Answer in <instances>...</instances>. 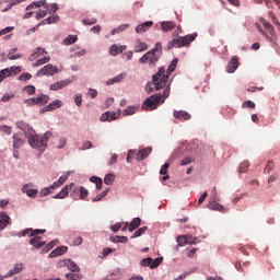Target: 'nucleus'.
Returning <instances> with one entry per match:
<instances>
[{
	"label": "nucleus",
	"mask_w": 280,
	"mask_h": 280,
	"mask_svg": "<svg viewBox=\"0 0 280 280\" xmlns=\"http://www.w3.org/2000/svg\"><path fill=\"white\" fill-rule=\"evenodd\" d=\"M115 119H119V114L115 112H105L101 116V121H115Z\"/></svg>",
	"instance_id": "nucleus-14"
},
{
	"label": "nucleus",
	"mask_w": 280,
	"mask_h": 280,
	"mask_svg": "<svg viewBox=\"0 0 280 280\" xmlns=\"http://www.w3.org/2000/svg\"><path fill=\"white\" fill-rule=\"evenodd\" d=\"M77 191H80V200H86L89 196V190L84 186H81V188H77Z\"/></svg>",
	"instance_id": "nucleus-37"
},
{
	"label": "nucleus",
	"mask_w": 280,
	"mask_h": 280,
	"mask_svg": "<svg viewBox=\"0 0 280 280\" xmlns=\"http://www.w3.org/2000/svg\"><path fill=\"white\" fill-rule=\"evenodd\" d=\"M58 21H60V16L52 15V16L47 18L46 20H43L40 22V25H51V23H58Z\"/></svg>",
	"instance_id": "nucleus-30"
},
{
	"label": "nucleus",
	"mask_w": 280,
	"mask_h": 280,
	"mask_svg": "<svg viewBox=\"0 0 280 280\" xmlns=\"http://www.w3.org/2000/svg\"><path fill=\"white\" fill-rule=\"evenodd\" d=\"M141 51H148V44L141 42V39H137L136 46H135V52L139 54Z\"/></svg>",
	"instance_id": "nucleus-25"
},
{
	"label": "nucleus",
	"mask_w": 280,
	"mask_h": 280,
	"mask_svg": "<svg viewBox=\"0 0 280 280\" xmlns=\"http://www.w3.org/2000/svg\"><path fill=\"white\" fill-rule=\"evenodd\" d=\"M16 126L20 130H23L24 131V135L26 137V139L28 137H32L34 135V128H32L27 122L23 121V120H19L16 122Z\"/></svg>",
	"instance_id": "nucleus-7"
},
{
	"label": "nucleus",
	"mask_w": 280,
	"mask_h": 280,
	"mask_svg": "<svg viewBox=\"0 0 280 280\" xmlns=\"http://www.w3.org/2000/svg\"><path fill=\"white\" fill-rule=\"evenodd\" d=\"M47 232V230H34L32 229L30 237H38V235H43Z\"/></svg>",
	"instance_id": "nucleus-50"
},
{
	"label": "nucleus",
	"mask_w": 280,
	"mask_h": 280,
	"mask_svg": "<svg viewBox=\"0 0 280 280\" xmlns=\"http://www.w3.org/2000/svg\"><path fill=\"white\" fill-rule=\"evenodd\" d=\"M91 183L96 184V189L100 191L102 189V186L104 185V180L101 177L92 176L90 178Z\"/></svg>",
	"instance_id": "nucleus-35"
},
{
	"label": "nucleus",
	"mask_w": 280,
	"mask_h": 280,
	"mask_svg": "<svg viewBox=\"0 0 280 280\" xmlns=\"http://www.w3.org/2000/svg\"><path fill=\"white\" fill-rule=\"evenodd\" d=\"M163 56V45L161 43H156L155 47L150 51L145 52L140 59L139 62L142 65H156L159 59Z\"/></svg>",
	"instance_id": "nucleus-4"
},
{
	"label": "nucleus",
	"mask_w": 280,
	"mask_h": 280,
	"mask_svg": "<svg viewBox=\"0 0 280 280\" xmlns=\"http://www.w3.org/2000/svg\"><path fill=\"white\" fill-rule=\"evenodd\" d=\"M51 60V57H44L42 59H38L35 63H33V67H40V65H47Z\"/></svg>",
	"instance_id": "nucleus-48"
},
{
	"label": "nucleus",
	"mask_w": 280,
	"mask_h": 280,
	"mask_svg": "<svg viewBox=\"0 0 280 280\" xmlns=\"http://www.w3.org/2000/svg\"><path fill=\"white\" fill-rule=\"evenodd\" d=\"M237 67H238L237 57H233L231 61L228 63L225 69L228 73H235V71H237Z\"/></svg>",
	"instance_id": "nucleus-20"
},
{
	"label": "nucleus",
	"mask_w": 280,
	"mask_h": 280,
	"mask_svg": "<svg viewBox=\"0 0 280 280\" xmlns=\"http://www.w3.org/2000/svg\"><path fill=\"white\" fill-rule=\"evenodd\" d=\"M141 226V218H135L130 224H129V231L132 233V231H137V228Z\"/></svg>",
	"instance_id": "nucleus-33"
},
{
	"label": "nucleus",
	"mask_w": 280,
	"mask_h": 280,
	"mask_svg": "<svg viewBox=\"0 0 280 280\" xmlns=\"http://www.w3.org/2000/svg\"><path fill=\"white\" fill-rule=\"evenodd\" d=\"M69 84H71V80L57 81L50 85V91H60V89H65Z\"/></svg>",
	"instance_id": "nucleus-13"
},
{
	"label": "nucleus",
	"mask_w": 280,
	"mask_h": 280,
	"mask_svg": "<svg viewBox=\"0 0 280 280\" xmlns=\"http://www.w3.org/2000/svg\"><path fill=\"white\" fill-rule=\"evenodd\" d=\"M45 3H47V1L45 0L32 2L26 7V12H30V10H34V8H42V5H45Z\"/></svg>",
	"instance_id": "nucleus-34"
},
{
	"label": "nucleus",
	"mask_w": 280,
	"mask_h": 280,
	"mask_svg": "<svg viewBox=\"0 0 280 280\" xmlns=\"http://www.w3.org/2000/svg\"><path fill=\"white\" fill-rule=\"evenodd\" d=\"M137 110H139V106H137V105L128 106L126 109L122 110V115H124V117H128L130 115H135V113H137Z\"/></svg>",
	"instance_id": "nucleus-29"
},
{
	"label": "nucleus",
	"mask_w": 280,
	"mask_h": 280,
	"mask_svg": "<svg viewBox=\"0 0 280 280\" xmlns=\"http://www.w3.org/2000/svg\"><path fill=\"white\" fill-rule=\"evenodd\" d=\"M83 25H95L97 23V19L95 18H88L82 20Z\"/></svg>",
	"instance_id": "nucleus-53"
},
{
	"label": "nucleus",
	"mask_w": 280,
	"mask_h": 280,
	"mask_svg": "<svg viewBox=\"0 0 280 280\" xmlns=\"http://www.w3.org/2000/svg\"><path fill=\"white\" fill-rule=\"evenodd\" d=\"M73 43H78V36L77 35H69L62 42L63 45H73Z\"/></svg>",
	"instance_id": "nucleus-38"
},
{
	"label": "nucleus",
	"mask_w": 280,
	"mask_h": 280,
	"mask_svg": "<svg viewBox=\"0 0 280 280\" xmlns=\"http://www.w3.org/2000/svg\"><path fill=\"white\" fill-rule=\"evenodd\" d=\"M141 266L152 268V258L148 257L141 260Z\"/></svg>",
	"instance_id": "nucleus-55"
},
{
	"label": "nucleus",
	"mask_w": 280,
	"mask_h": 280,
	"mask_svg": "<svg viewBox=\"0 0 280 280\" xmlns=\"http://www.w3.org/2000/svg\"><path fill=\"white\" fill-rule=\"evenodd\" d=\"M23 272V264H15L13 269H11L5 276L4 279H8L10 277H14V275H19Z\"/></svg>",
	"instance_id": "nucleus-22"
},
{
	"label": "nucleus",
	"mask_w": 280,
	"mask_h": 280,
	"mask_svg": "<svg viewBox=\"0 0 280 280\" xmlns=\"http://www.w3.org/2000/svg\"><path fill=\"white\" fill-rule=\"evenodd\" d=\"M167 170H170L168 163H165L164 165H162L160 170V174L163 176L162 180H170V175H167Z\"/></svg>",
	"instance_id": "nucleus-32"
},
{
	"label": "nucleus",
	"mask_w": 280,
	"mask_h": 280,
	"mask_svg": "<svg viewBox=\"0 0 280 280\" xmlns=\"http://www.w3.org/2000/svg\"><path fill=\"white\" fill-rule=\"evenodd\" d=\"M195 38H198V33L173 38L171 42H168L167 49H174V47H176L177 49H180V47H187V45L194 43Z\"/></svg>",
	"instance_id": "nucleus-5"
},
{
	"label": "nucleus",
	"mask_w": 280,
	"mask_h": 280,
	"mask_svg": "<svg viewBox=\"0 0 280 280\" xmlns=\"http://www.w3.org/2000/svg\"><path fill=\"white\" fill-rule=\"evenodd\" d=\"M162 262H163V257H158L155 259H152L151 270H154V268H159V266H161Z\"/></svg>",
	"instance_id": "nucleus-47"
},
{
	"label": "nucleus",
	"mask_w": 280,
	"mask_h": 280,
	"mask_svg": "<svg viewBox=\"0 0 280 280\" xmlns=\"http://www.w3.org/2000/svg\"><path fill=\"white\" fill-rule=\"evenodd\" d=\"M61 107H62V101L56 100L52 103L48 104L43 109H40V113H49L51 110H57V108H61Z\"/></svg>",
	"instance_id": "nucleus-11"
},
{
	"label": "nucleus",
	"mask_w": 280,
	"mask_h": 280,
	"mask_svg": "<svg viewBox=\"0 0 280 280\" xmlns=\"http://www.w3.org/2000/svg\"><path fill=\"white\" fill-rule=\"evenodd\" d=\"M37 98V105L39 104V106H45V104H47L49 102V96L42 94L40 96L36 97Z\"/></svg>",
	"instance_id": "nucleus-42"
},
{
	"label": "nucleus",
	"mask_w": 280,
	"mask_h": 280,
	"mask_svg": "<svg viewBox=\"0 0 280 280\" xmlns=\"http://www.w3.org/2000/svg\"><path fill=\"white\" fill-rule=\"evenodd\" d=\"M24 104L27 106H38V101L36 97L24 100Z\"/></svg>",
	"instance_id": "nucleus-51"
},
{
	"label": "nucleus",
	"mask_w": 280,
	"mask_h": 280,
	"mask_svg": "<svg viewBox=\"0 0 280 280\" xmlns=\"http://www.w3.org/2000/svg\"><path fill=\"white\" fill-rule=\"evenodd\" d=\"M69 250V247L67 246H60L55 248L49 255L48 257L50 259H54V257H60V255H65V253H67Z\"/></svg>",
	"instance_id": "nucleus-16"
},
{
	"label": "nucleus",
	"mask_w": 280,
	"mask_h": 280,
	"mask_svg": "<svg viewBox=\"0 0 280 280\" xmlns=\"http://www.w3.org/2000/svg\"><path fill=\"white\" fill-rule=\"evenodd\" d=\"M130 27V24H122L118 26L117 28H114L110 34L112 36H115V34H119L120 32H125V30H128Z\"/></svg>",
	"instance_id": "nucleus-39"
},
{
	"label": "nucleus",
	"mask_w": 280,
	"mask_h": 280,
	"mask_svg": "<svg viewBox=\"0 0 280 280\" xmlns=\"http://www.w3.org/2000/svg\"><path fill=\"white\" fill-rule=\"evenodd\" d=\"M171 91V84L168 83L163 94H153L151 97H148L143 102L142 108L144 110H155L156 105L163 104L166 101V98L170 97Z\"/></svg>",
	"instance_id": "nucleus-3"
},
{
	"label": "nucleus",
	"mask_w": 280,
	"mask_h": 280,
	"mask_svg": "<svg viewBox=\"0 0 280 280\" xmlns=\"http://www.w3.org/2000/svg\"><path fill=\"white\" fill-rule=\"evenodd\" d=\"M16 69H19V68L10 67V68L0 70V82H3L5 80V78H11L12 72L16 71Z\"/></svg>",
	"instance_id": "nucleus-17"
},
{
	"label": "nucleus",
	"mask_w": 280,
	"mask_h": 280,
	"mask_svg": "<svg viewBox=\"0 0 280 280\" xmlns=\"http://www.w3.org/2000/svg\"><path fill=\"white\" fill-rule=\"evenodd\" d=\"M272 167H275V162L269 161L264 170L265 174H270V172H272Z\"/></svg>",
	"instance_id": "nucleus-57"
},
{
	"label": "nucleus",
	"mask_w": 280,
	"mask_h": 280,
	"mask_svg": "<svg viewBox=\"0 0 280 280\" xmlns=\"http://www.w3.org/2000/svg\"><path fill=\"white\" fill-rule=\"evenodd\" d=\"M114 182H115V175L113 174H107L104 178L105 185H113Z\"/></svg>",
	"instance_id": "nucleus-52"
},
{
	"label": "nucleus",
	"mask_w": 280,
	"mask_h": 280,
	"mask_svg": "<svg viewBox=\"0 0 280 280\" xmlns=\"http://www.w3.org/2000/svg\"><path fill=\"white\" fill-rule=\"evenodd\" d=\"M260 23L264 25L265 30L270 34V36H275V26L270 24L266 19H260Z\"/></svg>",
	"instance_id": "nucleus-27"
},
{
	"label": "nucleus",
	"mask_w": 280,
	"mask_h": 280,
	"mask_svg": "<svg viewBox=\"0 0 280 280\" xmlns=\"http://www.w3.org/2000/svg\"><path fill=\"white\" fill-rule=\"evenodd\" d=\"M70 186L66 185L60 192H58L54 198L62 200V198H67L69 196Z\"/></svg>",
	"instance_id": "nucleus-28"
},
{
	"label": "nucleus",
	"mask_w": 280,
	"mask_h": 280,
	"mask_svg": "<svg viewBox=\"0 0 280 280\" xmlns=\"http://www.w3.org/2000/svg\"><path fill=\"white\" fill-rule=\"evenodd\" d=\"M219 201L211 200L208 202V209L211 211H219L220 213H229V209L218 203Z\"/></svg>",
	"instance_id": "nucleus-9"
},
{
	"label": "nucleus",
	"mask_w": 280,
	"mask_h": 280,
	"mask_svg": "<svg viewBox=\"0 0 280 280\" xmlns=\"http://www.w3.org/2000/svg\"><path fill=\"white\" fill-rule=\"evenodd\" d=\"M176 27V22L174 21H165L161 23V28L163 32H172Z\"/></svg>",
	"instance_id": "nucleus-24"
},
{
	"label": "nucleus",
	"mask_w": 280,
	"mask_h": 280,
	"mask_svg": "<svg viewBox=\"0 0 280 280\" xmlns=\"http://www.w3.org/2000/svg\"><path fill=\"white\" fill-rule=\"evenodd\" d=\"M177 244L178 246H185L186 244H194V242L188 236H179L177 237Z\"/></svg>",
	"instance_id": "nucleus-36"
},
{
	"label": "nucleus",
	"mask_w": 280,
	"mask_h": 280,
	"mask_svg": "<svg viewBox=\"0 0 280 280\" xmlns=\"http://www.w3.org/2000/svg\"><path fill=\"white\" fill-rule=\"evenodd\" d=\"M49 194H51V188L50 187L43 188L39 191L40 198H45V196H49Z\"/></svg>",
	"instance_id": "nucleus-56"
},
{
	"label": "nucleus",
	"mask_w": 280,
	"mask_h": 280,
	"mask_svg": "<svg viewBox=\"0 0 280 280\" xmlns=\"http://www.w3.org/2000/svg\"><path fill=\"white\" fill-rule=\"evenodd\" d=\"M242 106L243 108H255L256 105L253 101H245Z\"/></svg>",
	"instance_id": "nucleus-61"
},
{
	"label": "nucleus",
	"mask_w": 280,
	"mask_h": 280,
	"mask_svg": "<svg viewBox=\"0 0 280 280\" xmlns=\"http://www.w3.org/2000/svg\"><path fill=\"white\" fill-rule=\"evenodd\" d=\"M51 131H46L43 137L33 131V136H28L26 139L32 148L38 150V152H45L47 150V142L52 137Z\"/></svg>",
	"instance_id": "nucleus-2"
},
{
	"label": "nucleus",
	"mask_w": 280,
	"mask_h": 280,
	"mask_svg": "<svg viewBox=\"0 0 280 280\" xmlns=\"http://www.w3.org/2000/svg\"><path fill=\"white\" fill-rule=\"evenodd\" d=\"M19 80L22 82H27V80H32V75L30 72H23L20 77Z\"/></svg>",
	"instance_id": "nucleus-54"
},
{
	"label": "nucleus",
	"mask_w": 280,
	"mask_h": 280,
	"mask_svg": "<svg viewBox=\"0 0 280 280\" xmlns=\"http://www.w3.org/2000/svg\"><path fill=\"white\" fill-rule=\"evenodd\" d=\"M82 94H75L74 95V103L78 105V106H82Z\"/></svg>",
	"instance_id": "nucleus-62"
},
{
	"label": "nucleus",
	"mask_w": 280,
	"mask_h": 280,
	"mask_svg": "<svg viewBox=\"0 0 280 280\" xmlns=\"http://www.w3.org/2000/svg\"><path fill=\"white\" fill-rule=\"evenodd\" d=\"M124 78H126V72H122L118 74L117 77H114L113 79H109L106 81L107 86H110V84H117L119 82H124Z\"/></svg>",
	"instance_id": "nucleus-26"
},
{
	"label": "nucleus",
	"mask_w": 280,
	"mask_h": 280,
	"mask_svg": "<svg viewBox=\"0 0 280 280\" xmlns=\"http://www.w3.org/2000/svg\"><path fill=\"white\" fill-rule=\"evenodd\" d=\"M22 191L26 194L28 198H36V196H38V189L30 188L27 184L23 186Z\"/></svg>",
	"instance_id": "nucleus-23"
},
{
	"label": "nucleus",
	"mask_w": 280,
	"mask_h": 280,
	"mask_svg": "<svg viewBox=\"0 0 280 280\" xmlns=\"http://www.w3.org/2000/svg\"><path fill=\"white\" fill-rule=\"evenodd\" d=\"M70 187V190L72 189V192H71V197L72 198H78V194H80V190H77V189H81L82 186H75V184H71L69 185Z\"/></svg>",
	"instance_id": "nucleus-44"
},
{
	"label": "nucleus",
	"mask_w": 280,
	"mask_h": 280,
	"mask_svg": "<svg viewBox=\"0 0 280 280\" xmlns=\"http://www.w3.org/2000/svg\"><path fill=\"white\" fill-rule=\"evenodd\" d=\"M23 91L26 92L27 95H34L36 93V86L26 85V86H24Z\"/></svg>",
	"instance_id": "nucleus-49"
},
{
	"label": "nucleus",
	"mask_w": 280,
	"mask_h": 280,
	"mask_svg": "<svg viewBox=\"0 0 280 280\" xmlns=\"http://www.w3.org/2000/svg\"><path fill=\"white\" fill-rule=\"evenodd\" d=\"M45 16H47V11H45V10H39V11L36 13L35 19H36L37 21H40V19H45Z\"/></svg>",
	"instance_id": "nucleus-59"
},
{
	"label": "nucleus",
	"mask_w": 280,
	"mask_h": 280,
	"mask_svg": "<svg viewBox=\"0 0 280 280\" xmlns=\"http://www.w3.org/2000/svg\"><path fill=\"white\" fill-rule=\"evenodd\" d=\"M13 150H21L25 144V140L20 133H14L13 137Z\"/></svg>",
	"instance_id": "nucleus-12"
},
{
	"label": "nucleus",
	"mask_w": 280,
	"mask_h": 280,
	"mask_svg": "<svg viewBox=\"0 0 280 280\" xmlns=\"http://www.w3.org/2000/svg\"><path fill=\"white\" fill-rule=\"evenodd\" d=\"M153 25H154V22H152V21L143 22L142 24H139L136 27V33L143 34V32H148V30H150V27H152Z\"/></svg>",
	"instance_id": "nucleus-15"
},
{
	"label": "nucleus",
	"mask_w": 280,
	"mask_h": 280,
	"mask_svg": "<svg viewBox=\"0 0 280 280\" xmlns=\"http://www.w3.org/2000/svg\"><path fill=\"white\" fill-rule=\"evenodd\" d=\"M82 242H84V240L82 237L78 236L72 241V244H73V246H81Z\"/></svg>",
	"instance_id": "nucleus-64"
},
{
	"label": "nucleus",
	"mask_w": 280,
	"mask_h": 280,
	"mask_svg": "<svg viewBox=\"0 0 280 280\" xmlns=\"http://www.w3.org/2000/svg\"><path fill=\"white\" fill-rule=\"evenodd\" d=\"M176 65H178V59H173L171 65L168 66L167 71H165L164 67H161L152 77V84L154 85V89L156 91H160V89H163V86L167 85V81L170 80V75L176 71Z\"/></svg>",
	"instance_id": "nucleus-1"
},
{
	"label": "nucleus",
	"mask_w": 280,
	"mask_h": 280,
	"mask_svg": "<svg viewBox=\"0 0 280 280\" xmlns=\"http://www.w3.org/2000/svg\"><path fill=\"white\" fill-rule=\"evenodd\" d=\"M150 154H152V147H147V148L136 152L135 159H136V161L141 162L144 159H148V156H150Z\"/></svg>",
	"instance_id": "nucleus-8"
},
{
	"label": "nucleus",
	"mask_w": 280,
	"mask_h": 280,
	"mask_svg": "<svg viewBox=\"0 0 280 280\" xmlns=\"http://www.w3.org/2000/svg\"><path fill=\"white\" fill-rule=\"evenodd\" d=\"M10 222H11L10 215H8V213L5 212H0V231H3V229H7Z\"/></svg>",
	"instance_id": "nucleus-18"
},
{
	"label": "nucleus",
	"mask_w": 280,
	"mask_h": 280,
	"mask_svg": "<svg viewBox=\"0 0 280 280\" xmlns=\"http://www.w3.org/2000/svg\"><path fill=\"white\" fill-rule=\"evenodd\" d=\"M108 191H110L109 188L103 190L100 195H97L96 197H94L92 199V202H100V200H102V198H106V196H108Z\"/></svg>",
	"instance_id": "nucleus-41"
},
{
	"label": "nucleus",
	"mask_w": 280,
	"mask_h": 280,
	"mask_svg": "<svg viewBox=\"0 0 280 280\" xmlns=\"http://www.w3.org/2000/svg\"><path fill=\"white\" fill-rule=\"evenodd\" d=\"M91 148H93V142L85 141V142H83L81 150H91Z\"/></svg>",
	"instance_id": "nucleus-63"
},
{
	"label": "nucleus",
	"mask_w": 280,
	"mask_h": 280,
	"mask_svg": "<svg viewBox=\"0 0 280 280\" xmlns=\"http://www.w3.org/2000/svg\"><path fill=\"white\" fill-rule=\"evenodd\" d=\"M28 242L33 246L32 250H34V248L35 250H38L45 246V242H40V236H35L31 238Z\"/></svg>",
	"instance_id": "nucleus-19"
},
{
	"label": "nucleus",
	"mask_w": 280,
	"mask_h": 280,
	"mask_svg": "<svg viewBox=\"0 0 280 280\" xmlns=\"http://www.w3.org/2000/svg\"><path fill=\"white\" fill-rule=\"evenodd\" d=\"M248 167H250V163L248 161H243L240 164V168H238L240 174H246Z\"/></svg>",
	"instance_id": "nucleus-40"
},
{
	"label": "nucleus",
	"mask_w": 280,
	"mask_h": 280,
	"mask_svg": "<svg viewBox=\"0 0 280 280\" xmlns=\"http://www.w3.org/2000/svg\"><path fill=\"white\" fill-rule=\"evenodd\" d=\"M32 235V228H27L22 232L18 233V237H25L26 235Z\"/></svg>",
	"instance_id": "nucleus-58"
},
{
	"label": "nucleus",
	"mask_w": 280,
	"mask_h": 280,
	"mask_svg": "<svg viewBox=\"0 0 280 280\" xmlns=\"http://www.w3.org/2000/svg\"><path fill=\"white\" fill-rule=\"evenodd\" d=\"M109 241L114 244H128V238L126 236H110Z\"/></svg>",
	"instance_id": "nucleus-31"
},
{
	"label": "nucleus",
	"mask_w": 280,
	"mask_h": 280,
	"mask_svg": "<svg viewBox=\"0 0 280 280\" xmlns=\"http://www.w3.org/2000/svg\"><path fill=\"white\" fill-rule=\"evenodd\" d=\"M68 268L72 272H80V267L78 266V264L73 262V260H68Z\"/></svg>",
	"instance_id": "nucleus-46"
},
{
	"label": "nucleus",
	"mask_w": 280,
	"mask_h": 280,
	"mask_svg": "<svg viewBox=\"0 0 280 280\" xmlns=\"http://www.w3.org/2000/svg\"><path fill=\"white\" fill-rule=\"evenodd\" d=\"M67 145V138H60L57 144L58 150H62Z\"/></svg>",
	"instance_id": "nucleus-60"
},
{
	"label": "nucleus",
	"mask_w": 280,
	"mask_h": 280,
	"mask_svg": "<svg viewBox=\"0 0 280 280\" xmlns=\"http://www.w3.org/2000/svg\"><path fill=\"white\" fill-rule=\"evenodd\" d=\"M121 51H124V50L115 44L109 48L110 56H119V54H121Z\"/></svg>",
	"instance_id": "nucleus-43"
},
{
	"label": "nucleus",
	"mask_w": 280,
	"mask_h": 280,
	"mask_svg": "<svg viewBox=\"0 0 280 280\" xmlns=\"http://www.w3.org/2000/svg\"><path fill=\"white\" fill-rule=\"evenodd\" d=\"M145 231H148V226H142L140 229H138L135 234L131 236V240H135V237H141V235H143L145 233Z\"/></svg>",
	"instance_id": "nucleus-45"
},
{
	"label": "nucleus",
	"mask_w": 280,
	"mask_h": 280,
	"mask_svg": "<svg viewBox=\"0 0 280 280\" xmlns=\"http://www.w3.org/2000/svg\"><path fill=\"white\" fill-rule=\"evenodd\" d=\"M173 117H175V119H178L179 121H189V119H191V114L185 110H174Z\"/></svg>",
	"instance_id": "nucleus-10"
},
{
	"label": "nucleus",
	"mask_w": 280,
	"mask_h": 280,
	"mask_svg": "<svg viewBox=\"0 0 280 280\" xmlns=\"http://www.w3.org/2000/svg\"><path fill=\"white\" fill-rule=\"evenodd\" d=\"M45 54H47V51L45 50V48H40L37 47L34 52L32 55H30L28 60L31 62H34V60H36L37 58H40V56H45Z\"/></svg>",
	"instance_id": "nucleus-21"
},
{
	"label": "nucleus",
	"mask_w": 280,
	"mask_h": 280,
	"mask_svg": "<svg viewBox=\"0 0 280 280\" xmlns=\"http://www.w3.org/2000/svg\"><path fill=\"white\" fill-rule=\"evenodd\" d=\"M56 73H58V68L48 63L37 71L36 77L42 78L43 75H56Z\"/></svg>",
	"instance_id": "nucleus-6"
}]
</instances>
